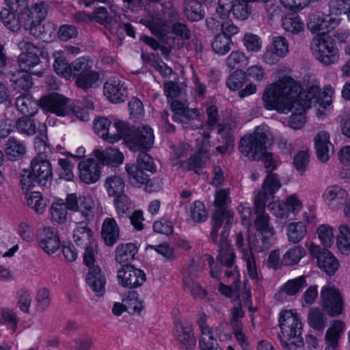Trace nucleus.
<instances>
[{"label":"nucleus","mask_w":350,"mask_h":350,"mask_svg":"<svg viewBox=\"0 0 350 350\" xmlns=\"http://www.w3.org/2000/svg\"><path fill=\"white\" fill-rule=\"evenodd\" d=\"M101 237L108 246L113 245L118 240L120 228L113 218L107 217L104 219L101 228Z\"/></svg>","instance_id":"2f4dec72"},{"label":"nucleus","mask_w":350,"mask_h":350,"mask_svg":"<svg viewBox=\"0 0 350 350\" xmlns=\"http://www.w3.org/2000/svg\"><path fill=\"white\" fill-rule=\"evenodd\" d=\"M39 247L47 254L55 253L59 247L60 241L57 232L52 227H44L38 233Z\"/></svg>","instance_id":"6ab92c4d"},{"label":"nucleus","mask_w":350,"mask_h":350,"mask_svg":"<svg viewBox=\"0 0 350 350\" xmlns=\"http://www.w3.org/2000/svg\"><path fill=\"white\" fill-rule=\"evenodd\" d=\"M338 230L336 240L338 248L342 254L347 255L350 252V227L342 224L339 226Z\"/></svg>","instance_id":"a18cd8bd"},{"label":"nucleus","mask_w":350,"mask_h":350,"mask_svg":"<svg viewBox=\"0 0 350 350\" xmlns=\"http://www.w3.org/2000/svg\"><path fill=\"white\" fill-rule=\"evenodd\" d=\"M321 306L327 314L332 317L341 314L344 310V300L339 289L333 284L324 286L320 294Z\"/></svg>","instance_id":"1a4fd4ad"},{"label":"nucleus","mask_w":350,"mask_h":350,"mask_svg":"<svg viewBox=\"0 0 350 350\" xmlns=\"http://www.w3.org/2000/svg\"><path fill=\"white\" fill-rule=\"evenodd\" d=\"M184 14L191 21H198L203 18L204 12L200 3L197 0H185Z\"/></svg>","instance_id":"ea45409f"},{"label":"nucleus","mask_w":350,"mask_h":350,"mask_svg":"<svg viewBox=\"0 0 350 350\" xmlns=\"http://www.w3.org/2000/svg\"><path fill=\"white\" fill-rule=\"evenodd\" d=\"M268 131V126L262 124L258 126L252 134L242 137L239 144L241 153L250 160H260L266 153Z\"/></svg>","instance_id":"20e7f679"},{"label":"nucleus","mask_w":350,"mask_h":350,"mask_svg":"<svg viewBox=\"0 0 350 350\" xmlns=\"http://www.w3.org/2000/svg\"><path fill=\"white\" fill-rule=\"evenodd\" d=\"M146 26L150 29L153 34L165 36L168 32V26L165 21L161 17L156 16H152L146 22Z\"/></svg>","instance_id":"8fccbe9b"},{"label":"nucleus","mask_w":350,"mask_h":350,"mask_svg":"<svg viewBox=\"0 0 350 350\" xmlns=\"http://www.w3.org/2000/svg\"><path fill=\"white\" fill-rule=\"evenodd\" d=\"M10 81L16 91H27L32 87V81L29 72L17 70L12 75Z\"/></svg>","instance_id":"e433bc0d"},{"label":"nucleus","mask_w":350,"mask_h":350,"mask_svg":"<svg viewBox=\"0 0 350 350\" xmlns=\"http://www.w3.org/2000/svg\"><path fill=\"white\" fill-rule=\"evenodd\" d=\"M154 139L152 129L147 125H142L133 130L129 137L128 146L133 151L148 150L152 146Z\"/></svg>","instance_id":"4468645a"},{"label":"nucleus","mask_w":350,"mask_h":350,"mask_svg":"<svg viewBox=\"0 0 350 350\" xmlns=\"http://www.w3.org/2000/svg\"><path fill=\"white\" fill-rule=\"evenodd\" d=\"M27 203L36 213L42 214L46 209V201L40 192H33L27 196Z\"/></svg>","instance_id":"864d4df0"},{"label":"nucleus","mask_w":350,"mask_h":350,"mask_svg":"<svg viewBox=\"0 0 350 350\" xmlns=\"http://www.w3.org/2000/svg\"><path fill=\"white\" fill-rule=\"evenodd\" d=\"M32 174L38 180V184L45 185L47 180L52 176V167L49 159L36 156L31 162Z\"/></svg>","instance_id":"a878e982"},{"label":"nucleus","mask_w":350,"mask_h":350,"mask_svg":"<svg viewBox=\"0 0 350 350\" xmlns=\"http://www.w3.org/2000/svg\"><path fill=\"white\" fill-rule=\"evenodd\" d=\"M65 206L74 211L75 223H90L94 220L96 213V203L90 194L78 197L76 193L68 194L66 198Z\"/></svg>","instance_id":"7ed1b4c3"},{"label":"nucleus","mask_w":350,"mask_h":350,"mask_svg":"<svg viewBox=\"0 0 350 350\" xmlns=\"http://www.w3.org/2000/svg\"><path fill=\"white\" fill-rule=\"evenodd\" d=\"M254 213L256 215L254 222V228L260 234L273 236V228L269 225V216L265 213L266 204L260 202L259 200L254 201ZM266 238L269 239V237Z\"/></svg>","instance_id":"393cba45"},{"label":"nucleus","mask_w":350,"mask_h":350,"mask_svg":"<svg viewBox=\"0 0 350 350\" xmlns=\"http://www.w3.org/2000/svg\"><path fill=\"white\" fill-rule=\"evenodd\" d=\"M268 209L273 215L278 218L285 219L289 216L285 200H276L270 202L268 204Z\"/></svg>","instance_id":"338daca9"},{"label":"nucleus","mask_w":350,"mask_h":350,"mask_svg":"<svg viewBox=\"0 0 350 350\" xmlns=\"http://www.w3.org/2000/svg\"><path fill=\"white\" fill-rule=\"evenodd\" d=\"M138 252V247L133 243H125L118 245L115 250V260L122 267L131 266L135 256Z\"/></svg>","instance_id":"bb28decb"},{"label":"nucleus","mask_w":350,"mask_h":350,"mask_svg":"<svg viewBox=\"0 0 350 350\" xmlns=\"http://www.w3.org/2000/svg\"><path fill=\"white\" fill-rule=\"evenodd\" d=\"M16 106L25 116H33L38 111V104L29 95H21L16 100Z\"/></svg>","instance_id":"a19ab883"},{"label":"nucleus","mask_w":350,"mask_h":350,"mask_svg":"<svg viewBox=\"0 0 350 350\" xmlns=\"http://www.w3.org/2000/svg\"><path fill=\"white\" fill-rule=\"evenodd\" d=\"M95 157L103 165H116L123 163L124 155L119 150L107 148L104 150H95Z\"/></svg>","instance_id":"72a5a7b5"},{"label":"nucleus","mask_w":350,"mask_h":350,"mask_svg":"<svg viewBox=\"0 0 350 350\" xmlns=\"http://www.w3.org/2000/svg\"><path fill=\"white\" fill-rule=\"evenodd\" d=\"M183 284L185 291L190 292L194 299H203L206 293L204 288L193 278L183 279Z\"/></svg>","instance_id":"052dcab7"},{"label":"nucleus","mask_w":350,"mask_h":350,"mask_svg":"<svg viewBox=\"0 0 350 350\" xmlns=\"http://www.w3.org/2000/svg\"><path fill=\"white\" fill-rule=\"evenodd\" d=\"M228 233L222 231L220 235V241L218 245V254L216 260L221 265L227 268H232L236 261V253L233 247L227 239Z\"/></svg>","instance_id":"412c9836"},{"label":"nucleus","mask_w":350,"mask_h":350,"mask_svg":"<svg viewBox=\"0 0 350 350\" xmlns=\"http://www.w3.org/2000/svg\"><path fill=\"white\" fill-rule=\"evenodd\" d=\"M280 180L276 174L269 172L264 180L262 189L256 194L254 201L266 204L267 202L280 189Z\"/></svg>","instance_id":"b1692460"},{"label":"nucleus","mask_w":350,"mask_h":350,"mask_svg":"<svg viewBox=\"0 0 350 350\" xmlns=\"http://www.w3.org/2000/svg\"><path fill=\"white\" fill-rule=\"evenodd\" d=\"M111 121L105 117H98L94 121V131L107 142H108V133H110L111 128Z\"/></svg>","instance_id":"13d9d810"},{"label":"nucleus","mask_w":350,"mask_h":350,"mask_svg":"<svg viewBox=\"0 0 350 350\" xmlns=\"http://www.w3.org/2000/svg\"><path fill=\"white\" fill-rule=\"evenodd\" d=\"M86 281L98 296L103 295L105 291L106 278L98 266H93L90 268L86 276Z\"/></svg>","instance_id":"c85d7f7f"},{"label":"nucleus","mask_w":350,"mask_h":350,"mask_svg":"<svg viewBox=\"0 0 350 350\" xmlns=\"http://www.w3.org/2000/svg\"><path fill=\"white\" fill-rule=\"evenodd\" d=\"M54 57L53 68L56 73L67 80L70 79L72 78L71 64H68L63 51H55Z\"/></svg>","instance_id":"58836bf2"},{"label":"nucleus","mask_w":350,"mask_h":350,"mask_svg":"<svg viewBox=\"0 0 350 350\" xmlns=\"http://www.w3.org/2000/svg\"><path fill=\"white\" fill-rule=\"evenodd\" d=\"M306 285L305 278L299 276L286 282L281 288L280 293H284L290 296L295 295Z\"/></svg>","instance_id":"09e8293b"},{"label":"nucleus","mask_w":350,"mask_h":350,"mask_svg":"<svg viewBox=\"0 0 350 350\" xmlns=\"http://www.w3.org/2000/svg\"><path fill=\"white\" fill-rule=\"evenodd\" d=\"M230 194V190L229 188L217 189L215 193L214 206L217 209L228 208L231 203Z\"/></svg>","instance_id":"bf43d9fd"},{"label":"nucleus","mask_w":350,"mask_h":350,"mask_svg":"<svg viewBox=\"0 0 350 350\" xmlns=\"http://www.w3.org/2000/svg\"><path fill=\"white\" fill-rule=\"evenodd\" d=\"M125 170L128 175L129 181L135 187H141L148 180L149 175L135 163L126 164Z\"/></svg>","instance_id":"c9c22d12"},{"label":"nucleus","mask_w":350,"mask_h":350,"mask_svg":"<svg viewBox=\"0 0 350 350\" xmlns=\"http://www.w3.org/2000/svg\"><path fill=\"white\" fill-rule=\"evenodd\" d=\"M73 231V239L75 243L80 247H88L95 243L93 232L89 227L90 223H75Z\"/></svg>","instance_id":"473e14b6"},{"label":"nucleus","mask_w":350,"mask_h":350,"mask_svg":"<svg viewBox=\"0 0 350 350\" xmlns=\"http://www.w3.org/2000/svg\"><path fill=\"white\" fill-rule=\"evenodd\" d=\"M173 336L183 347L191 349L196 345L193 325L187 321H176L173 330Z\"/></svg>","instance_id":"a211bd4d"},{"label":"nucleus","mask_w":350,"mask_h":350,"mask_svg":"<svg viewBox=\"0 0 350 350\" xmlns=\"http://www.w3.org/2000/svg\"><path fill=\"white\" fill-rule=\"evenodd\" d=\"M345 325L340 320L333 321L325 335V348L331 350H340L339 340L342 334Z\"/></svg>","instance_id":"cd10ccee"},{"label":"nucleus","mask_w":350,"mask_h":350,"mask_svg":"<svg viewBox=\"0 0 350 350\" xmlns=\"http://www.w3.org/2000/svg\"><path fill=\"white\" fill-rule=\"evenodd\" d=\"M171 108L174 112V121L179 122L182 124L195 120L199 116V113L197 109L187 107L184 104L178 100H174L172 103Z\"/></svg>","instance_id":"c756f323"},{"label":"nucleus","mask_w":350,"mask_h":350,"mask_svg":"<svg viewBox=\"0 0 350 350\" xmlns=\"http://www.w3.org/2000/svg\"><path fill=\"white\" fill-rule=\"evenodd\" d=\"M92 61L85 57L76 59L71 63L72 77L75 78L78 88L88 89L98 79V74L92 69Z\"/></svg>","instance_id":"0eeeda50"},{"label":"nucleus","mask_w":350,"mask_h":350,"mask_svg":"<svg viewBox=\"0 0 350 350\" xmlns=\"http://www.w3.org/2000/svg\"><path fill=\"white\" fill-rule=\"evenodd\" d=\"M247 57L245 55L239 51H232L228 58L226 63L230 69L239 68L247 64Z\"/></svg>","instance_id":"6e6d98bb"},{"label":"nucleus","mask_w":350,"mask_h":350,"mask_svg":"<svg viewBox=\"0 0 350 350\" xmlns=\"http://www.w3.org/2000/svg\"><path fill=\"white\" fill-rule=\"evenodd\" d=\"M326 317L323 312L318 307L310 309L308 314L309 325L316 330H323L326 325Z\"/></svg>","instance_id":"c03bdc74"},{"label":"nucleus","mask_w":350,"mask_h":350,"mask_svg":"<svg viewBox=\"0 0 350 350\" xmlns=\"http://www.w3.org/2000/svg\"><path fill=\"white\" fill-rule=\"evenodd\" d=\"M281 333L280 340L286 345L300 346L303 343L301 333L303 324L297 312L293 310H282L279 318Z\"/></svg>","instance_id":"f03ea898"},{"label":"nucleus","mask_w":350,"mask_h":350,"mask_svg":"<svg viewBox=\"0 0 350 350\" xmlns=\"http://www.w3.org/2000/svg\"><path fill=\"white\" fill-rule=\"evenodd\" d=\"M25 116L18 118L16 122V128L18 132L27 135H33L36 133V125L33 120Z\"/></svg>","instance_id":"5fc2aeb1"},{"label":"nucleus","mask_w":350,"mask_h":350,"mask_svg":"<svg viewBox=\"0 0 350 350\" xmlns=\"http://www.w3.org/2000/svg\"><path fill=\"white\" fill-rule=\"evenodd\" d=\"M319 238L325 247H330L334 241L333 228L327 224L319 226L317 230Z\"/></svg>","instance_id":"69168bd1"},{"label":"nucleus","mask_w":350,"mask_h":350,"mask_svg":"<svg viewBox=\"0 0 350 350\" xmlns=\"http://www.w3.org/2000/svg\"><path fill=\"white\" fill-rule=\"evenodd\" d=\"M267 236L259 234V238L255 237L252 239L250 237L247 238L248 246L252 252L254 250L256 252H262L268 250L271 245L273 241V236Z\"/></svg>","instance_id":"de8ad7c7"},{"label":"nucleus","mask_w":350,"mask_h":350,"mask_svg":"<svg viewBox=\"0 0 350 350\" xmlns=\"http://www.w3.org/2000/svg\"><path fill=\"white\" fill-rule=\"evenodd\" d=\"M139 167L146 172L154 174L157 171V167L154 164L152 157L145 152H141L137 158V164Z\"/></svg>","instance_id":"e2e57ef3"},{"label":"nucleus","mask_w":350,"mask_h":350,"mask_svg":"<svg viewBox=\"0 0 350 350\" xmlns=\"http://www.w3.org/2000/svg\"><path fill=\"white\" fill-rule=\"evenodd\" d=\"M235 245L241 254V259L245 262L247 273L250 278L254 281L258 282L260 276L257 268L256 258L250 249V247L245 244L243 234L238 232L235 234Z\"/></svg>","instance_id":"f8f14e48"},{"label":"nucleus","mask_w":350,"mask_h":350,"mask_svg":"<svg viewBox=\"0 0 350 350\" xmlns=\"http://www.w3.org/2000/svg\"><path fill=\"white\" fill-rule=\"evenodd\" d=\"M232 44L230 36L219 33L215 36L211 46L215 53L224 55L230 51Z\"/></svg>","instance_id":"37998d69"},{"label":"nucleus","mask_w":350,"mask_h":350,"mask_svg":"<svg viewBox=\"0 0 350 350\" xmlns=\"http://www.w3.org/2000/svg\"><path fill=\"white\" fill-rule=\"evenodd\" d=\"M301 89L295 79L284 76L265 88L262 97L264 107L280 113L292 111L289 126L294 129H300L305 123L304 113L306 108V103L299 99Z\"/></svg>","instance_id":"f257e3e1"},{"label":"nucleus","mask_w":350,"mask_h":350,"mask_svg":"<svg viewBox=\"0 0 350 350\" xmlns=\"http://www.w3.org/2000/svg\"><path fill=\"white\" fill-rule=\"evenodd\" d=\"M104 94L111 103H120L127 98L128 89L124 81L111 78L104 84Z\"/></svg>","instance_id":"f3484780"},{"label":"nucleus","mask_w":350,"mask_h":350,"mask_svg":"<svg viewBox=\"0 0 350 350\" xmlns=\"http://www.w3.org/2000/svg\"><path fill=\"white\" fill-rule=\"evenodd\" d=\"M17 306L21 311L28 314L31 304V296L30 292L26 289H20L17 293Z\"/></svg>","instance_id":"774afa93"},{"label":"nucleus","mask_w":350,"mask_h":350,"mask_svg":"<svg viewBox=\"0 0 350 350\" xmlns=\"http://www.w3.org/2000/svg\"><path fill=\"white\" fill-rule=\"evenodd\" d=\"M22 18V14L12 11L8 7L3 8L0 12V18L3 25L14 32L18 31L22 26L27 27L25 20Z\"/></svg>","instance_id":"7c9ffc66"},{"label":"nucleus","mask_w":350,"mask_h":350,"mask_svg":"<svg viewBox=\"0 0 350 350\" xmlns=\"http://www.w3.org/2000/svg\"><path fill=\"white\" fill-rule=\"evenodd\" d=\"M311 256L317 258L319 267L332 275L339 267V262L336 258L327 250H322L314 243L306 244Z\"/></svg>","instance_id":"9b49d317"},{"label":"nucleus","mask_w":350,"mask_h":350,"mask_svg":"<svg viewBox=\"0 0 350 350\" xmlns=\"http://www.w3.org/2000/svg\"><path fill=\"white\" fill-rule=\"evenodd\" d=\"M232 12L237 19L245 21L251 14V7L245 0H235Z\"/></svg>","instance_id":"4d7b16f0"},{"label":"nucleus","mask_w":350,"mask_h":350,"mask_svg":"<svg viewBox=\"0 0 350 350\" xmlns=\"http://www.w3.org/2000/svg\"><path fill=\"white\" fill-rule=\"evenodd\" d=\"M289 52L288 42L283 36H275L273 38L270 49L264 54V59L269 64H275L285 57Z\"/></svg>","instance_id":"aec40b11"},{"label":"nucleus","mask_w":350,"mask_h":350,"mask_svg":"<svg viewBox=\"0 0 350 350\" xmlns=\"http://www.w3.org/2000/svg\"><path fill=\"white\" fill-rule=\"evenodd\" d=\"M5 5L12 11L22 14L26 27L29 23H38L44 19L47 11L44 3H36L29 8L27 0H5Z\"/></svg>","instance_id":"6e6552de"},{"label":"nucleus","mask_w":350,"mask_h":350,"mask_svg":"<svg viewBox=\"0 0 350 350\" xmlns=\"http://www.w3.org/2000/svg\"><path fill=\"white\" fill-rule=\"evenodd\" d=\"M189 216L196 223H202L207 219V211L203 202L196 200L189 206Z\"/></svg>","instance_id":"3c124183"},{"label":"nucleus","mask_w":350,"mask_h":350,"mask_svg":"<svg viewBox=\"0 0 350 350\" xmlns=\"http://www.w3.org/2000/svg\"><path fill=\"white\" fill-rule=\"evenodd\" d=\"M117 279L122 287L132 289L142 286L146 280V275L144 271L131 265L118 270Z\"/></svg>","instance_id":"ddd939ff"},{"label":"nucleus","mask_w":350,"mask_h":350,"mask_svg":"<svg viewBox=\"0 0 350 350\" xmlns=\"http://www.w3.org/2000/svg\"><path fill=\"white\" fill-rule=\"evenodd\" d=\"M305 255L306 250L303 247L300 245L292 247L283 255L281 264L284 266L295 265Z\"/></svg>","instance_id":"79ce46f5"},{"label":"nucleus","mask_w":350,"mask_h":350,"mask_svg":"<svg viewBox=\"0 0 350 350\" xmlns=\"http://www.w3.org/2000/svg\"><path fill=\"white\" fill-rule=\"evenodd\" d=\"M133 130L131 129L128 123L116 120L114 122L113 127L111 128L110 133H108V142L113 144L123 138L128 145L129 137L131 136Z\"/></svg>","instance_id":"f704fd0d"},{"label":"nucleus","mask_w":350,"mask_h":350,"mask_svg":"<svg viewBox=\"0 0 350 350\" xmlns=\"http://www.w3.org/2000/svg\"><path fill=\"white\" fill-rule=\"evenodd\" d=\"M18 47L22 53L18 57V64L21 69L29 72L31 68L38 64L40 58L38 55V48L28 41L27 38H23L19 43Z\"/></svg>","instance_id":"dca6fc26"},{"label":"nucleus","mask_w":350,"mask_h":350,"mask_svg":"<svg viewBox=\"0 0 350 350\" xmlns=\"http://www.w3.org/2000/svg\"><path fill=\"white\" fill-rule=\"evenodd\" d=\"M340 23V19L336 15L315 10L309 14L307 26L313 33L325 34L338 27Z\"/></svg>","instance_id":"9d476101"},{"label":"nucleus","mask_w":350,"mask_h":350,"mask_svg":"<svg viewBox=\"0 0 350 350\" xmlns=\"http://www.w3.org/2000/svg\"><path fill=\"white\" fill-rule=\"evenodd\" d=\"M207 158L200 155L191 157L183 163V167L187 170H193L196 174H200L202 169L205 167Z\"/></svg>","instance_id":"0e129e2a"},{"label":"nucleus","mask_w":350,"mask_h":350,"mask_svg":"<svg viewBox=\"0 0 350 350\" xmlns=\"http://www.w3.org/2000/svg\"><path fill=\"white\" fill-rule=\"evenodd\" d=\"M78 170L80 180L88 185L96 183L100 176L99 164L92 159L80 161L78 164Z\"/></svg>","instance_id":"5701e85b"},{"label":"nucleus","mask_w":350,"mask_h":350,"mask_svg":"<svg viewBox=\"0 0 350 350\" xmlns=\"http://www.w3.org/2000/svg\"><path fill=\"white\" fill-rule=\"evenodd\" d=\"M282 27L287 31L297 33L304 30V24L299 16H289L283 19Z\"/></svg>","instance_id":"680f3d73"},{"label":"nucleus","mask_w":350,"mask_h":350,"mask_svg":"<svg viewBox=\"0 0 350 350\" xmlns=\"http://www.w3.org/2000/svg\"><path fill=\"white\" fill-rule=\"evenodd\" d=\"M5 153L8 160L16 161L23 157L25 147L14 137H10L5 144Z\"/></svg>","instance_id":"4c0bfd02"},{"label":"nucleus","mask_w":350,"mask_h":350,"mask_svg":"<svg viewBox=\"0 0 350 350\" xmlns=\"http://www.w3.org/2000/svg\"><path fill=\"white\" fill-rule=\"evenodd\" d=\"M310 49L315 58L325 66L334 64L340 59V51L330 36L317 35L312 40Z\"/></svg>","instance_id":"39448f33"},{"label":"nucleus","mask_w":350,"mask_h":350,"mask_svg":"<svg viewBox=\"0 0 350 350\" xmlns=\"http://www.w3.org/2000/svg\"><path fill=\"white\" fill-rule=\"evenodd\" d=\"M68 98L57 93L42 96L40 100V108L46 112L64 116L69 113Z\"/></svg>","instance_id":"2eb2a0df"},{"label":"nucleus","mask_w":350,"mask_h":350,"mask_svg":"<svg viewBox=\"0 0 350 350\" xmlns=\"http://www.w3.org/2000/svg\"><path fill=\"white\" fill-rule=\"evenodd\" d=\"M329 138L327 131H321L314 139L317 157L323 163L328 161L334 152V146Z\"/></svg>","instance_id":"4be33fe9"},{"label":"nucleus","mask_w":350,"mask_h":350,"mask_svg":"<svg viewBox=\"0 0 350 350\" xmlns=\"http://www.w3.org/2000/svg\"><path fill=\"white\" fill-rule=\"evenodd\" d=\"M197 323L200 332L199 347L200 350H223L217 343L219 340H226L230 338L228 334L222 332L220 326L210 327L206 323V315H199Z\"/></svg>","instance_id":"423d86ee"},{"label":"nucleus","mask_w":350,"mask_h":350,"mask_svg":"<svg viewBox=\"0 0 350 350\" xmlns=\"http://www.w3.org/2000/svg\"><path fill=\"white\" fill-rule=\"evenodd\" d=\"M124 186L123 180L116 175L107 177L105 181V188L110 196L123 193Z\"/></svg>","instance_id":"49530a36"},{"label":"nucleus","mask_w":350,"mask_h":350,"mask_svg":"<svg viewBox=\"0 0 350 350\" xmlns=\"http://www.w3.org/2000/svg\"><path fill=\"white\" fill-rule=\"evenodd\" d=\"M306 234V227L302 222L291 224L288 228V238L294 243L299 242Z\"/></svg>","instance_id":"603ef678"}]
</instances>
